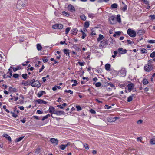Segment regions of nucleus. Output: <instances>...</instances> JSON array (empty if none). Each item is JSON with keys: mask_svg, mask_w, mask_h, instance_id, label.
<instances>
[{"mask_svg": "<svg viewBox=\"0 0 155 155\" xmlns=\"http://www.w3.org/2000/svg\"><path fill=\"white\" fill-rule=\"evenodd\" d=\"M50 115V114H47L46 116H44L42 119V121L44 120H45L47 119Z\"/></svg>", "mask_w": 155, "mask_h": 155, "instance_id": "obj_38", "label": "nucleus"}, {"mask_svg": "<svg viewBox=\"0 0 155 155\" xmlns=\"http://www.w3.org/2000/svg\"><path fill=\"white\" fill-rule=\"evenodd\" d=\"M101 85V84L99 82H97L95 84V86L96 87H100Z\"/></svg>", "mask_w": 155, "mask_h": 155, "instance_id": "obj_51", "label": "nucleus"}, {"mask_svg": "<svg viewBox=\"0 0 155 155\" xmlns=\"http://www.w3.org/2000/svg\"><path fill=\"white\" fill-rule=\"evenodd\" d=\"M38 51H40L42 49V47L40 44H37L36 45Z\"/></svg>", "mask_w": 155, "mask_h": 155, "instance_id": "obj_24", "label": "nucleus"}, {"mask_svg": "<svg viewBox=\"0 0 155 155\" xmlns=\"http://www.w3.org/2000/svg\"><path fill=\"white\" fill-rule=\"evenodd\" d=\"M127 42L128 43V44H132L134 43V42L130 40H127Z\"/></svg>", "mask_w": 155, "mask_h": 155, "instance_id": "obj_57", "label": "nucleus"}, {"mask_svg": "<svg viewBox=\"0 0 155 155\" xmlns=\"http://www.w3.org/2000/svg\"><path fill=\"white\" fill-rule=\"evenodd\" d=\"M127 34L131 37H135L136 36V32L134 30H132L130 28H129L127 31Z\"/></svg>", "mask_w": 155, "mask_h": 155, "instance_id": "obj_5", "label": "nucleus"}, {"mask_svg": "<svg viewBox=\"0 0 155 155\" xmlns=\"http://www.w3.org/2000/svg\"><path fill=\"white\" fill-rule=\"evenodd\" d=\"M150 57L151 58H154L155 57V51H153L152 53L150 55Z\"/></svg>", "mask_w": 155, "mask_h": 155, "instance_id": "obj_49", "label": "nucleus"}, {"mask_svg": "<svg viewBox=\"0 0 155 155\" xmlns=\"http://www.w3.org/2000/svg\"><path fill=\"white\" fill-rule=\"evenodd\" d=\"M10 113L12 114V116L14 117L15 118H16L17 117L18 115L15 114L14 112H11Z\"/></svg>", "mask_w": 155, "mask_h": 155, "instance_id": "obj_54", "label": "nucleus"}, {"mask_svg": "<svg viewBox=\"0 0 155 155\" xmlns=\"http://www.w3.org/2000/svg\"><path fill=\"white\" fill-rule=\"evenodd\" d=\"M118 5L116 3H114L111 5V7L112 9L116 8L117 7Z\"/></svg>", "mask_w": 155, "mask_h": 155, "instance_id": "obj_31", "label": "nucleus"}, {"mask_svg": "<svg viewBox=\"0 0 155 155\" xmlns=\"http://www.w3.org/2000/svg\"><path fill=\"white\" fill-rule=\"evenodd\" d=\"M84 147L87 150L89 148L88 145L87 144H85L84 145Z\"/></svg>", "mask_w": 155, "mask_h": 155, "instance_id": "obj_58", "label": "nucleus"}, {"mask_svg": "<svg viewBox=\"0 0 155 155\" xmlns=\"http://www.w3.org/2000/svg\"><path fill=\"white\" fill-rule=\"evenodd\" d=\"M45 94L46 93L44 91H41L38 93L37 96L38 97H40L43 95Z\"/></svg>", "mask_w": 155, "mask_h": 155, "instance_id": "obj_17", "label": "nucleus"}, {"mask_svg": "<svg viewBox=\"0 0 155 155\" xmlns=\"http://www.w3.org/2000/svg\"><path fill=\"white\" fill-rule=\"evenodd\" d=\"M19 75L18 74H15L13 75V77L15 78H17L18 77Z\"/></svg>", "mask_w": 155, "mask_h": 155, "instance_id": "obj_50", "label": "nucleus"}, {"mask_svg": "<svg viewBox=\"0 0 155 155\" xmlns=\"http://www.w3.org/2000/svg\"><path fill=\"white\" fill-rule=\"evenodd\" d=\"M144 2V3L147 5H149V2L148 0H141Z\"/></svg>", "mask_w": 155, "mask_h": 155, "instance_id": "obj_48", "label": "nucleus"}, {"mask_svg": "<svg viewBox=\"0 0 155 155\" xmlns=\"http://www.w3.org/2000/svg\"><path fill=\"white\" fill-rule=\"evenodd\" d=\"M133 94H132L131 95L129 96L127 98V101L128 102H130L131 101L133 100Z\"/></svg>", "mask_w": 155, "mask_h": 155, "instance_id": "obj_23", "label": "nucleus"}, {"mask_svg": "<svg viewBox=\"0 0 155 155\" xmlns=\"http://www.w3.org/2000/svg\"><path fill=\"white\" fill-rule=\"evenodd\" d=\"M63 27V25L62 24H56L52 26V28L54 29H62Z\"/></svg>", "mask_w": 155, "mask_h": 155, "instance_id": "obj_6", "label": "nucleus"}, {"mask_svg": "<svg viewBox=\"0 0 155 155\" xmlns=\"http://www.w3.org/2000/svg\"><path fill=\"white\" fill-rule=\"evenodd\" d=\"M22 76L24 79H26L27 77V74L26 73L24 74H22Z\"/></svg>", "mask_w": 155, "mask_h": 155, "instance_id": "obj_47", "label": "nucleus"}, {"mask_svg": "<svg viewBox=\"0 0 155 155\" xmlns=\"http://www.w3.org/2000/svg\"><path fill=\"white\" fill-rule=\"evenodd\" d=\"M80 17L81 20L84 21L86 19V17L83 14L81 15Z\"/></svg>", "mask_w": 155, "mask_h": 155, "instance_id": "obj_35", "label": "nucleus"}, {"mask_svg": "<svg viewBox=\"0 0 155 155\" xmlns=\"http://www.w3.org/2000/svg\"><path fill=\"white\" fill-rule=\"evenodd\" d=\"M71 28L70 27L67 28L65 30V34H67L68 32H69Z\"/></svg>", "mask_w": 155, "mask_h": 155, "instance_id": "obj_46", "label": "nucleus"}, {"mask_svg": "<svg viewBox=\"0 0 155 155\" xmlns=\"http://www.w3.org/2000/svg\"><path fill=\"white\" fill-rule=\"evenodd\" d=\"M94 15L93 13H89L88 14V16L90 18H93L94 17Z\"/></svg>", "mask_w": 155, "mask_h": 155, "instance_id": "obj_44", "label": "nucleus"}, {"mask_svg": "<svg viewBox=\"0 0 155 155\" xmlns=\"http://www.w3.org/2000/svg\"><path fill=\"white\" fill-rule=\"evenodd\" d=\"M55 114H56L57 115L59 116L61 115H64L65 114L64 112L63 111H54V113Z\"/></svg>", "mask_w": 155, "mask_h": 155, "instance_id": "obj_15", "label": "nucleus"}, {"mask_svg": "<svg viewBox=\"0 0 155 155\" xmlns=\"http://www.w3.org/2000/svg\"><path fill=\"white\" fill-rule=\"evenodd\" d=\"M75 107L77 109V111H80L81 110L82 108L79 105H77Z\"/></svg>", "mask_w": 155, "mask_h": 155, "instance_id": "obj_40", "label": "nucleus"}, {"mask_svg": "<svg viewBox=\"0 0 155 155\" xmlns=\"http://www.w3.org/2000/svg\"><path fill=\"white\" fill-rule=\"evenodd\" d=\"M62 13L64 15L67 17H68L70 15H69V14L68 12H67L64 11H63Z\"/></svg>", "mask_w": 155, "mask_h": 155, "instance_id": "obj_41", "label": "nucleus"}, {"mask_svg": "<svg viewBox=\"0 0 155 155\" xmlns=\"http://www.w3.org/2000/svg\"><path fill=\"white\" fill-rule=\"evenodd\" d=\"M141 53H147V50L145 48H141L140 50Z\"/></svg>", "mask_w": 155, "mask_h": 155, "instance_id": "obj_34", "label": "nucleus"}, {"mask_svg": "<svg viewBox=\"0 0 155 155\" xmlns=\"http://www.w3.org/2000/svg\"><path fill=\"white\" fill-rule=\"evenodd\" d=\"M127 9V6L126 5H125L124 6L123 8H122V10L124 12H125L126 11Z\"/></svg>", "mask_w": 155, "mask_h": 155, "instance_id": "obj_53", "label": "nucleus"}, {"mask_svg": "<svg viewBox=\"0 0 155 155\" xmlns=\"http://www.w3.org/2000/svg\"><path fill=\"white\" fill-rule=\"evenodd\" d=\"M83 35L81 37L82 39H84L86 36V34L85 33H83L82 34Z\"/></svg>", "mask_w": 155, "mask_h": 155, "instance_id": "obj_61", "label": "nucleus"}, {"mask_svg": "<svg viewBox=\"0 0 155 155\" xmlns=\"http://www.w3.org/2000/svg\"><path fill=\"white\" fill-rule=\"evenodd\" d=\"M8 77V74H5L3 76V78H7Z\"/></svg>", "mask_w": 155, "mask_h": 155, "instance_id": "obj_63", "label": "nucleus"}, {"mask_svg": "<svg viewBox=\"0 0 155 155\" xmlns=\"http://www.w3.org/2000/svg\"><path fill=\"white\" fill-rule=\"evenodd\" d=\"M107 121L109 122H114L113 117H110L108 118L107 119Z\"/></svg>", "mask_w": 155, "mask_h": 155, "instance_id": "obj_26", "label": "nucleus"}, {"mask_svg": "<svg viewBox=\"0 0 155 155\" xmlns=\"http://www.w3.org/2000/svg\"><path fill=\"white\" fill-rule=\"evenodd\" d=\"M121 33V32L120 31H118L115 32L114 34L113 35V36L114 37L117 36V37H118L120 36Z\"/></svg>", "mask_w": 155, "mask_h": 155, "instance_id": "obj_19", "label": "nucleus"}, {"mask_svg": "<svg viewBox=\"0 0 155 155\" xmlns=\"http://www.w3.org/2000/svg\"><path fill=\"white\" fill-rule=\"evenodd\" d=\"M43 62L44 63H46L47 62L48 60V58L46 56L44 57L43 58Z\"/></svg>", "mask_w": 155, "mask_h": 155, "instance_id": "obj_28", "label": "nucleus"}, {"mask_svg": "<svg viewBox=\"0 0 155 155\" xmlns=\"http://www.w3.org/2000/svg\"><path fill=\"white\" fill-rule=\"evenodd\" d=\"M9 71H8L7 74L8 75V78H10L12 76V71H11L10 69H9Z\"/></svg>", "mask_w": 155, "mask_h": 155, "instance_id": "obj_27", "label": "nucleus"}, {"mask_svg": "<svg viewBox=\"0 0 155 155\" xmlns=\"http://www.w3.org/2000/svg\"><path fill=\"white\" fill-rule=\"evenodd\" d=\"M55 108H54L52 106H50L49 110H48V112L51 114V117L53 118H54V117L52 116V114L54 113L55 110H54Z\"/></svg>", "mask_w": 155, "mask_h": 155, "instance_id": "obj_7", "label": "nucleus"}, {"mask_svg": "<svg viewBox=\"0 0 155 155\" xmlns=\"http://www.w3.org/2000/svg\"><path fill=\"white\" fill-rule=\"evenodd\" d=\"M107 84L108 85L112 87H115V86L113 84L111 83H108Z\"/></svg>", "mask_w": 155, "mask_h": 155, "instance_id": "obj_52", "label": "nucleus"}, {"mask_svg": "<svg viewBox=\"0 0 155 155\" xmlns=\"http://www.w3.org/2000/svg\"><path fill=\"white\" fill-rule=\"evenodd\" d=\"M35 153L36 154H38L40 152V148H38L35 150Z\"/></svg>", "mask_w": 155, "mask_h": 155, "instance_id": "obj_45", "label": "nucleus"}, {"mask_svg": "<svg viewBox=\"0 0 155 155\" xmlns=\"http://www.w3.org/2000/svg\"><path fill=\"white\" fill-rule=\"evenodd\" d=\"M64 92L66 93H70V94H72L73 93V91L71 90H65L64 91Z\"/></svg>", "mask_w": 155, "mask_h": 155, "instance_id": "obj_43", "label": "nucleus"}, {"mask_svg": "<svg viewBox=\"0 0 155 155\" xmlns=\"http://www.w3.org/2000/svg\"><path fill=\"white\" fill-rule=\"evenodd\" d=\"M27 3V0H18L16 7L18 9H21L24 8Z\"/></svg>", "mask_w": 155, "mask_h": 155, "instance_id": "obj_1", "label": "nucleus"}, {"mask_svg": "<svg viewBox=\"0 0 155 155\" xmlns=\"http://www.w3.org/2000/svg\"><path fill=\"white\" fill-rule=\"evenodd\" d=\"M148 42L150 43H155V40H150Z\"/></svg>", "mask_w": 155, "mask_h": 155, "instance_id": "obj_62", "label": "nucleus"}, {"mask_svg": "<svg viewBox=\"0 0 155 155\" xmlns=\"http://www.w3.org/2000/svg\"><path fill=\"white\" fill-rule=\"evenodd\" d=\"M24 137V136L21 137L17 138L16 139L15 141L16 142H19L21 141Z\"/></svg>", "mask_w": 155, "mask_h": 155, "instance_id": "obj_36", "label": "nucleus"}, {"mask_svg": "<svg viewBox=\"0 0 155 155\" xmlns=\"http://www.w3.org/2000/svg\"><path fill=\"white\" fill-rule=\"evenodd\" d=\"M110 43V41L107 39L104 40L103 41L100 42L99 47L102 48H104L107 45H109Z\"/></svg>", "mask_w": 155, "mask_h": 155, "instance_id": "obj_4", "label": "nucleus"}, {"mask_svg": "<svg viewBox=\"0 0 155 155\" xmlns=\"http://www.w3.org/2000/svg\"><path fill=\"white\" fill-rule=\"evenodd\" d=\"M18 99V97H13L12 98H11L9 99V100H14L15 101H16Z\"/></svg>", "mask_w": 155, "mask_h": 155, "instance_id": "obj_42", "label": "nucleus"}, {"mask_svg": "<svg viewBox=\"0 0 155 155\" xmlns=\"http://www.w3.org/2000/svg\"><path fill=\"white\" fill-rule=\"evenodd\" d=\"M89 26V23L88 22H86L85 23L84 25V27L86 28H88Z\"/></svg>", "mask_w": 155, "mask_h": 155, "instance_id": "obj_37", "label": "nucleus"}, {"mask_svg": "<svg viewBox=\"0 0 155 155\" xmlns=\"http://www.w3.org/2000/svg\"><path fill=\"white\" fill-rule=\"evenodd\" d=\"M149 83L147 80L146 78H144L143 81V84L144 85L147 84Z\"/></svg>", "mask_w": 155, "mask_h": 155, "instance_id": "obj_29", "label": "nucleus"}, {"mask_svg": "<svg viewBox=\"0 0 155 155\" xmlns=\"http://www.w3.org/2000/svg\"><path fill=\"white\" fill-rule=\"evenodd\" d=\"M68 10L71 12H74L75 11V8L74 6L71 4L69 5L68 6Z\"/></svg>", "mask_w": 155, "mask_h": 155, "instance_id": "obj_11", "label": "nucleus"}, {"mask_svg": "<svg viewBox=\"0 0 155 155\" xmlns=\"http://www.w3.org/2000/svg\"><path fill=\"white\" fill-rule=\"evenodd\" d=\"M64 53L66 55V56L69 57V49H64L63 50Z\"/></svg>", "mask_w": 155, "mask_h": 155, "instance_id": "obj_22", "label": "nucleus"}, {"mask_svg": "<svg viewBox=\"0 0 155 155\" xmlns=\"http://www.w3.org/2000/svg\"><path fill=\"white\" fill-rule=\"evenodd\" d=\"M35 102L36 103L46 104L47 102L44 100L41 99H38L35 100Z\"/></svg>", "mask_w": 155, "mask_h": 155, "instance_id": "obj_13", "label": "nucleus"}, {"mask_svg": "<svg viewBox=\"0 0 155 155\" xmlns=\"http://www.w3.org/2000/svg\"><path fill=\"white\" fill-rule=\"evenodd\" d=\"M21 110H24V107L23 106H20L18 107Z\"/></svg>", "mask_w": 155, "mask_h": 155, "instance_id": "obj_64", "label": "nucleus"}, {"mask_svg": "<svg viewBox=\"0 0 155 155\" xmlns=\"http://www.w3.org/2000/svg\"><path fill=\"white\" fill-rule=\"evenodd\" d=\"M110 23L111 24H113L115 22V17L114 16H111L109 18Z\"/></svg>", "mask_w": 155, "mask_h": 155, "instance_id": "obj_14", "label": "nucleus"}, {"mask_svg": "<svg viewBox=\"0 0 155 155\" xmlns=\"http://www.w3.org/2000/svg\"><path fill=\"white\" fill-rule=\"evenodd\" d=\"M149 17L151 18V19L154 20L155 19V15H150L149 16Z\"/></svg>", "mask_w": 155, "mask_h": 155, "instance_id": "obj_59", "label": "nucleus"}, {"mask_svg": "<svg viewBox=\"0 0 155 155\" xmlns=\"http://www.w3.org/2000/svg\"><path fill=\"white\" fill-rule=\"evenodd\" d=\"M150 143L152 145L155 144V138H153L150 140Z\"/></svg>", "mask_w": 155, "mask_h": 155, "instance_id": "obj_25", "label": "nucleus"}, {"mask_svg": "<svg viewBox=\"0 0 155 155\" xmlns=\"http://www.w3.org/2000/svg\"><path fill=\"white\" fill-rule=\"evenodd\" d=\"M78 31V30L76 28L73 29L71 31V34L73 35H75L76 34Z\"/></svg>", "mask_w": 155, "mask_h": 155, "instance_id": "obj_20", "label": "nucleus"}, {"mask_svg": "<svg viewBox=\"0 0 155 155\" xmlns=\"http://www.w3.org/2000/svg\"><path fill=\"white\" fill-rule=\"evenodd\" d=\"M111 65L109 64H106L105 65V69L107 71H110Z\"/></svg>", "mask_w": 155, "mask_h": 155, "instance_id": "obj_18", "label": "nucleus"}, {"mask_svg": "<svg viewBox=\"0 0 155 155\" xmlns=\"http://www.w3.org/2000/svg\"><path fill=\"white\" fill-rule=\"evenodd\" d=\"M126 71L125 68H122L120 71V75L122 77H124L126 75Z\"/></svg>", "mask_w": 155, "mask_h": 155, "instance_id": "obj_8", "label": "nucleus"}, {"mask_svg": "<svg viewBox=\"0 0 155 155\" xmlns=\"http://www.w3.org/2000/svg\"><path fill=\"white\" fill-rule=\"evenodd\" d=\"M31 80H28L26 81H22V82L21 83V85H23L24 86H28L30 85Z\"/></svg>", "mask_w": 155, "mask_h": 155, "instance_id": "obj_10", "label": "nucleus"}, {"mask_svg": "<svg viewBox=\"0 0 155 155\" xmlns=\"http://www.w3.org/2000/svg\"><path fill=\"white\" fill-rule=\"evenodd\" d=\"M104 37L103 36L101 35V34H99V37L97 39V40L98 41H99L100 40H102L104 38Z\"/></svg>", "mask_w": 155, "mask_h": 155, "instance_id": "obj_32", "label": "nucleus"}, {"mask_svg": "<svg viewBox=\"0 0 155 155\" xmlns=\"http://www.w3.org/2000/svg\"><path fill=\"white\" fill-rule=\"evenodd\" d=\"M114 55H112V56L113 58H115L117 54V51H114Z\"/></svg>", "mask_w": 155, "mask_h": 155, "instance_id": "obj_55", "label": "nucleus"}, {"mask_svg": "<svg viewBox=\"0 0 155 155\" xmlns=\"http://www.w3.org/2000/svg\"><path fill=\"white\" fill-rule=\"evenodd\" d=\"M30 83V85L33 87H36L39 88L41 86V84L38 81H35L34 79L31 80Z\"/></svg>", "mask_w": 155, "mask_h": 155, "instance_id": "obj_3", "label": "nucleus"}, {"mask_svg": "<svg viewBox=\"0 0 155 155\" xmlns=\"http://www.w3.org/2000/svg\"><path fill=\"white\" fill-rule=\"evenodd\" d=\"M134 87V84L132 83H130V84H128L127 85L128 90H129L131 91V90H132Z\"/></svg>", "mask_w": 155, "mask_h": 155, "instance_id": "obj_16", "label": "nucleus"}, {"mask_svg": "<svg viewBox=\"0 0 155 155\" xmlns=\"http://www.w3.org/2000/svg\"><path fill=\"white\" fill-rule=\"evenodd\" d=\"M117 20L119 23H120L121 22L120 15H118L117 17Z\"/></svg>", "mask_w": 155, "mask_h": 155, "instance_id": "obj_30", "label": "nucleus"}, {"mask_svg": "<svg viewBox=\"0 0 155 155\" xmlns=\"http://www.w3.org/2000/svg\"><path fill=\"white\" fill-rule=\"evenodd\" d=\"M78 64L79 65L81 66H83L84 65V63H85V62H78Z\"/></svg>", "mask_w": 155, "mask_h": 155, "instance_id": "obj_60", "label": "nucleus"}, {"mask_svg": "<svg viewBox=\"0 0 155 155\" xmlns=\"http://www.w3.org/2000/svg\"><path fill=\"white\" fill-rule=\"evenodd\" d=\"M59 147L62 150H64L66 147V145L61 144L59 146Z\"/></svg>", "mask_w": 155, "mask_h": 155, "instance_id": "obj_33", "label": "nucleus"}, {"mask_svg": "<svg viewBox=\"0 0 155 155\" xmlns=\"http://www.w3.org/2000/svg\"><path fill=\"white\" fill-rule=\"evenodd\" d=\"M50 141L52 144L55 145H57L58 144V140L54 138H51L50 140Z\"/></svg>", "mask_w": 155, "mask_h": 155, "instance_id": "obj_12", "label": "nucleus"}, {"mask_svg": "<svg viewBox=\"0 0 155 155\" xmlns=\"http://www.w3.org/2000/svg\"><path fill=\"white\" fill-rule=\"evenodd\" d=\"M71 81H73L74 83V84H73L72 85V87L76 86L78 84L77 81L76 80H72Z\"/></svg>", "mask_w": 155, "mask_h": 155, "instance_id": "obj_39", "label": "nucleus"}, {"mask_svg": "<svg viewBox=\"0 0 155 155\" xmlns=\"http://www.w3.org/2000/svg\"><path fill=\"white\" fill-rule=\"evenodd\" d=\"M90 111L92 114H95L96 113L95 111L93 109H90Z\"/></svg>", "mask_w": 155, "mask_h": 155, "instance_id": "obj_56", "label": "nucleus"}, {"mask_svg": "<svg viewBox=\"0 0 155 155\" xmlns=\"http://www.w3.org/2000/svg\"><path fill=\"white\" fill-rule=\"evenodd\" d=\"M118 51L121 54H124L127 53V50L121 48H119Z\"/></svg>", "mask_w": 155, "mask_h": 155, "instance_id": "obj_9", "label": "nucleus"}, {"mask_svg": "<svg viewBox=\"0 0 155 155\" xmlns=\"http://www.w3.org/2000/svg\"><path fill=\"white\" fill-rule=\"evenodd\" d=\"M152 61L149 60L147 64L144 66V69L146 72H150L154 68V65L152 64L151 61Z\"/></svg>", "mask_w": 155, "mask_h": 155, "instance_id": "obj_2", "label": "nucleus"}, {"mask_svg": "<svg viewBox=\"0 0 155 155\" xmlns=\"http://www.w3.org/2000/svg\"><path fill=\"white\" fill-rule=\"evenodd\" d=\"M3 136L5 137V138H6L10 142L11 141V138L10 136L8 135L7 134H4L3 135Z\"/></svg>", "mask_w": 155, "mask_h": 155, "instance_id": "obj_21", "label": "nucleus"}]
</instances>
